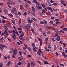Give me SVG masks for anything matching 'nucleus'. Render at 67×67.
Here are the masks:
<instances>
[{
    "mask_svg": "<svg viewBox=\"0 0 67 67\" xmlns=\"http://www.w3.org/2000/svg\"><path fill=\"white\" fill-rule=\"evenodd\" d=\"M5 47V48H7V46H5V45H2L1 44H0V49L2 51L3 50V48Z\"/></svg>",
    "mask_w": 67,
    "mask_h": 67,
    "instance_id": "nucleus-1",
    "label": "nucleus"
},
{
    "mask_svg": "<svg viewBox=\"0 0 67 67\" xmlns=\"http://www.w3.org/2000/svg\"><path fill=\"white\" fill-rule=\"evenodd\" d=\"M11 12L12 13H14V12H17L16 8L15 7L13 8L11 10Z\"/></svg>",
    "mask_w": 67,
    "mask_h": 67,
    "instance_id": "nucleus-2",
    "label": "nucleus"
},
{
    "mask_svg": "<svg viewBox=\"0 0 67 67\" xmlns=\"http://www.w3.org/2000/svg\"><path fill=\"white\" fill-rule=\"evenodd\" d=\"M47 9L48 10H51L52 12H53V10L52 9V8L49 7H47Z\"/></svg>",
    "mask_w": 67,
    "mask_h": 67,
    "instance_id": "nucleus-3",
    "label": "nucleus"
},
{
    "mask_svg": "<svg viewBox=\"0 0 67 67\" xmlns=\"http://www.w3.org/2000/svg\"><path fill=\"white\" fill-rule=\"evenodd\" d=\"M27 21L28 22V23H32L33 21L32 20H30V19L28 18L27 19Z\"/></svg>",
    "mask_w": 67,
    "mask_h": 67,
    "instance_id": "nucleus-4",
    "label": "nucleus"
},
{
    "mask_svg": "<svg viewBox=\"0 0 67 67\" xmlns=\"http://www.w3.org/2000/svg\"><path fill=\"white\" fill-rule=\"evenodd\" d=\"M60 2L62 4H63L64 6H66V4L65 3V2L63 1H61Z\"/></svg>",
    "mask_w": 67,
    "mask_h": 67,
    "instance_id": "nucleus-5",
    "label": "nucleus"
},
{
    "mask_svg": "<svg viewBox=\"0 0 67 67\" xmlns=\"http://www.w3.org/2000/svg\"><path fill=\"white\" fill-rule=\"evenodd\" d=\"M56 40L57 41H60V37L59 36H58L56 38Z\"/></svg>",
    "mask_w": 67,
    "mask_h": 67,
    "instance_id": "nucleus-6",
    "label": "nucleus"
},
{
    "mask_svg": "<svg viewBox=\"0 0 67 67\" xmlns=\"http://www.w3.org/2000/svg\"><path fill=\"white\" fill-rule=\"evenodd\" d=\"M62 55L63 56H64V58H66L67 57V55L65 54V53H64V52H63L62 53Z\"/></svg>",
    "mask_w": 67,
    "mask_h": 67,
    "instance_id": "nucleus-7",
    "label": "nucleus"
},
{
    "mask_svg": "<svg viewBox=\"0 0 67 67\" xmlns=\"http://www.w3.org/2000/svg\"><path fill=\"white\" fill-rule=\"evenodd\" d=\"M36 7L37 8V9H41L42 8V7L41 6H38L37 5H36Z\"/></svg>",
    "mask_w": 67,
    "mask_h": 67,
    "instance_id": "nucleus-8",
    "label": "nucleus"
},
{
    "mask_svg": "<svg viewBox=\"0 0 67 67\" xmlns=\"http://www.w3.org/2000/svg\"><path fill=\"white\" fill-rule=\"evenodd\" d=\"M20 9H21V10H23L24 8H23V6H22L21 5H20Z\"/></svg>",
    "mask_w": 67,
    "mask_h": 67,
    "instance_id": "nucleus-9",
    "label": "nucleus"
},
{
    "mask_svg": "<svg viewBox=\"0 0 67 67\" xmlns=\"http://www.w3.org/2000/svg\"><path fill=\"white\" fill-rule=\"evenodd\" d=\"M11 64V62L9 61L8 63L7 64L6 66H9Z\"/></svg>",
    "mask_w": 67,
    "mask_h": 67,
    "instance_id": "nucleus-10",
    "label": "nucleus"
},
{
    "mask_svg": "<svg viewBox=\"0 0 67 67\" xmlns=\"http://www.w3.org/2000/svg\"><path fill=\"white\" fill-rule=\"evenodd\" d=\"M57 49V47H56V45H54V51H56Z\"/></svg>",
    "mask_w": 67,
    "mask_h": 67,
    "instance_id": "nucleus-11",
    "label": "nucleus"
},
{
    "mask_svg": "<svg viewBox=\"0 0 67 67\" xmlns=\"http://www.w3.org/2000/svg\"><path fill=\"white\" fill-rule=\"evenodd\" d=\"M32 49L34 52H37V49L34 47Z\"/></svg>",
    "mask_w": 67,
    "mask_h": 67,
    "instance_id": "nucleus-12",
    "label": "nucleus"
},
{
    "mask_svg": "<svg viewBox=\"0 0 67 67\" xmlns=\"http://www.w3.org/2000/svg\"><path fill=\"white\" fill-rule=\"evenodd\" d=\"M46 13V11H45V10H44V9H43L42 10V13L44 14Z\"/></svg>",
    "mask_w": 67,
    "mask_h": 67,
    "instance_id": "nucleus-13",
    "label": "nucleus"
},
{
    "mask_svg": "<svg viewBox=\"0 0 67 67\" xmlns=\"http://www.w3.org/2000/svg\"><path fill=\"white\" fill-rule=\"evenodd\" d=\"M27 49H28L29 50V51H30V52H31V51H32V50H31V48H30V47H28V48H27Z\"/></svg>",
    "mask_w": 67,
    "mask_h": 67,
    "instance_id": "nucleus-14",
    "label": "nucleus"
},
{
    "mask_svg": "<svg viewBox=\"0 0 67 67\" xmlns=\"http://www.w3.org/2000/svg\"><path fill=\"white\" fill-rule=\"evenodd\" d=\"M31 31L32 32V33H33L34 34H35V33L34 32V29H33V28H31Z\"/></svg>",
    "mask_w": 67,
    "mask_h": 67,
    "instance_id": "nucleus-15",
    "label": "nucleus"
},
{
    "mask_svg": "<svg viewBox=\"0 0 67 67\" xmlns=\"http://www.w3.org/2000/svg\"><path fill=\"white\" fill-rule=\"evenodd\" d=\"M1 16L3 19H6L7 18L6 17H4V16L3 15H1Z\"/></svg>",
    "mask_w": 67,
    "mask_h": 67,
    "instance_id": "nucleus-16",
    "label": "nucleus"
},
{
    "mask_svg": "<svg viewBox=\"0 0 67 67\" xmlns=\"http://www.w3.org/2000/svg\"><path fill=\"white\" fill-rule=\"evenodd\" d=\"M40 24H43L45 23V22L43 21H42L40 22Z\"/></svg>",
    "mask_w": 67,
    "mask_h": 67,
    "instance_id": "nucleus-17",
    "label": "nucleus"
},
{
    "mask_svg": "<svg viewBox=\"0 0 67 67\" xmlns=\"http://www.w3.org/2000/svg\"><path fill=\"white\" fill-rule=\"evenodd\" d=\"M24 36V34L23 33H22L20 35V37H23Z\"/></svg>",
    "mask_w": 67,
    "mask_h": 67,
    "instance_id": "nucleus-18",
    "label": "nucleus"
},
{
    "mask_svg": "<svg viewBox=\"0 0 67 67\" xmlns=\"http://www.w3.org/2000/svg\"><path fill=\"white\" fill-rule=\"evenodd\" d=\"M2 22L4 24V23H5V22H6V21H5V20H4L3 19L2 21Z\"/></svg>",
    "mask_w": 67,
    "mask_h": 67,
    "instance_id": "nucleus-19",
    "label": "nucleus"
},
{
    "mask_svg": "<svg viewBox=\"0 0 67 67\" xmlns=\"http://www.w3.org/2000/svg\"><path fill=\"white\" fill-rule=\"evenodd\" d=\"M37 54L39 56H41V54L40 53V52H39L38 51H37Z\"/></svg>",
    "mask_w": 67,
    "mask_h": 67,
    "instance_id": "nucleus-20",
    "label": "nucleus"
},
{
    "mask_svg": "<svg viewBox=\"0 0 67 67\" xmlns=\"http://www.w3.org/2000/svg\"><path fill=\"white\" fill-rule=\"evenodd\" d=\"M37 54L39 56H41V54L40 53V52H39L38 51H37Z\"/></svg>",
    "mask_w": 67,
    "mask_h": 67,
    "instance_id": "nucleus-21",
    "label": "nucleus"
},
{
    "mask_svg": "<svg viewBox=\"0 0 67 67\" xmlns=\"http://www.w3.org/2000/svg\"><path fill=\"white\" fill-rule=\"evenodd\" d=\"M7 32H7V31L6 30H4V34H5L6 33H7Z\"/></svg>",
    "mask_w": 67,
    "mask_h": 67,
    "instance_id": "nucleus-22",
    "label": "nucleus"
},
{
    "mask_svg": "<svg viewBox=\"0 0 67 67\" xmlns=\"http://www.w3.org/2000/svg\"><path fill=\"white\" fill-rule=\"evenodd\" d=\"M20 40H21V41H24V38L22 37H20Z\"/></svg>",
    "mask_w": 67,
    "mask_h": 67,
    "instance_id": "nucleus-23",
    "label": "nucleus"
},
{
    "mask_svg": "<svg viewBox=\"0 0 67 67\" xmlns=\"http://www.w3.org/2000/svg\"><path fill=\"white\" fill-rule=\"evenodd\" d=\"M52 4L53 5H55L56 6L57 5V3H53Z\"/></svg>",
    "mask_w": 67,
    "mask_h": 67,
    "instance_id": "nucleus-24",
    "label": "nucleus"
},
{
    "mask_svg": "<svg viewBox=\"0 0 67 67\" xmlns=\"http://www.w3.org/2000/svg\"><path fill=\"white\" fill-rule=\"evenodd\" d=\"M41 4L42 5V7H43V8H45L46 6L44 5H43V3H41Z\"/></svg>",
    "mask_w": 67,
    "mask_h": 67,
    "instance_id": "nucleus-25",
    "label": "nucleus"
},
{
    "mask_svg": "<svg viewBox=\"0 0 67 67\" xmlns=\"http://www.w3.org/2000/svg\"><path fill=\"white\" fill-rule=\"evenodd\" d=\"M44 63L45 64H48V62L47 61H44Z\"/></svg>",
    "mask_w": 67,
    "mask_h": 67,
    "instance_id": "nucleus-26",
    "label": "nucleus"
},
{
    "mask_svg": "<svg viewBox=\"0 0 67 67\" xmlns=\"http://www.w3.org/2000/svg\"><path fill=\"white\" fill-rule=\"evenodd\" d=\"M48 48H51V44H49L48 45Z\"/></svg>",
    "mask_w": 67,
    "mask_h": 67,
    "instance_id": "nucleus-27",
    "label": "nucleus"
},
{
    "mask_svg": "<svg viewBox=\"0 0 67 67\" xmlns=\"http://www.w3.org/2000/svg\"><path fill=\"white\" fill-rule=\"evenodd\" d=\"M55 32L57 33H58L59 31L58 29H56L55 30Z\"/></svg>",
    "mask_w": 67,
    "mask_h": 67,
    "instance_id": "nucleus-28",
    "label": "nucleus"
},
{
    "mask_svg": "<svg viewBox=\"0 0 67 67\" xmlns=\"http://www.w3.org/2000/svg\"><path fill=\"white\" fill-rule=\"evenodd\" d=\"M9 15L10 16V17H13V15L11 13L9 14Z\"/></svg>",
    "mask_w": 67,
    "mask_h": 67,
    "instance_id": "nucleus-29",
    "label": "nucleus"
},
{
    "mask_svg": "<svg viewBox=\"0 0 67 67\" xmlns=\"http://www.w3.org/2000/svg\"><path fill=\"white\" fill-rule=\"evenodd\" d=\"M44 49L46 51H47V47H44Z\"/></svg>",
    "mask_w": 67,
    "mask_h": 67,
    "instance_id": "nucleus-30",
    "label": "nucleus"
},
{
    "mask_svg": "<svg viewBox=\"0 0 67 67\" xmlns=\"http://www.w3.org/2000/svg\"><path fill=\"white\" fill-rule=\"evenodd\" d=\"M32 46H33V47H35V48H36V47H35V44H34L33 43H32Z\"/></svg>",
    "mask_w": 67,
    "mask_h": 67,
    "instance_id": "nucleus-31",
    "label": "nucleus"
},
{
    "mask_svg": "<svg viewBox=\"0 0 67 67\" xmlns=\"http://www.w3.org/2000/svg\"><path fill=\"white\" fill-rule=\"evenodd\" d=\"M25 6L26 7H28V5H27V4L26 3H25Z\"/></svg>",
    "mask_w": 67,
    "mask_h": 67,
    "instance_id": "nucleus-32",
    "label": "nucleus"
},
{
    "mask_svg": "<svg viewBox=\"0 0 67 67\" xmlns=\"http://www.w3.org/2000/svg\"><path fill=\"white\" fill-rule=\"evenodd\" d=\"M13 54H14V55H16V52H15V51H13Z\"/></svg>",
    "mask_w": 67,
    "mask_h": 67,
    "instance_id": "nucleus-33",
    "label": "nucleus"
},
{
    "mask_svg": "<svg viewBox=\"0 0 67 67\" xmlns=\"http://www.w3.org/2000/svg\"><path fill=\"white\" fill-rule=\"evenodd\" d=\"M38 51L39 53H42V50L41 49H39L38 50Z\"/></svg>",
    "mask_w": 67,
    "mask_h": 67,
    "instance_id": "nucleus-34",
    "label": "nucleus"
},
{
    "mask_svg": "<svg viewBox=\"0 0 67 67\" xmlns=\"http://www.w3.org/2000/svg\"><path fill=\"white\" fill-rule=\"evenodd\" d=\"M23 49L24 51H25V52H26V48H25V47H23Z\"/></svg>",
    "mask_w": 67,
    "mask_h": 67,
    "instance_id": "nucleus-35",
    "label": "nucleus"
},
{
    "mask_svg": "<svg viewBox=\"0 0 67 67\" xmlns=\"http://www.w3.org/2000/svg\"><path fill=\"white\" fill-rule=\"evenodd\" d=\"M19 33H20V34H21V33H23V32H22V31H19Z\"/></svg>",
    "mask_w": 67,
    "mask_h": 67,
    "instance_id": "nucleus-36",
    "label": "nucleus"
},
{
    "mask_svg": "<svg viewBox=\"0 0 67 67\" xmlns=\"http://www.w3.org/2000/svg\"><path fill=\"white\" fill-rule=\"evenodd\" d=\"M33 20L34 21H37V19H35V18H33Z\"/></svg>",
    "mask_w": 67,
    "mask_h": 67,
    "instance_id": "nucleus-37",
    "label": "nucleus"
},
{
    "mask_svg": "<svg viewBox=\"0 0 67 67\" xmlns=\"http://www.w3.org/2000/svg\"><path fill=\"white\" fill-rule=\"evenodd\" d=\"M48 38H46L45 40H46V42L47 43V42L48 41Z\"/></svg>",
    "mask_w": 67,
    "mask_h": 67,
    "instance_id": "nucleus-38",
    "label": "nucleus"
},
{
    "mask_svg": "<svg viewBox=\"0 0 67 67\" xmlns=\"http://www.w3.org/2000/svg\"><path fill=\"white\" fill-rule=\"evenodd\" d=\"M28 3H29V4H31V2L29 1H28L27 2Z\"/></svg>",
    "mask_w": 67,
    "mask_h": 67,
    "instance_id": "nucleus-39",
    "label": "nucleus"
},
{
    "mask_svg": "<svg viewBox=\"0 0 67 67\" xmlns=\"http://www.w3.org/2000/svg\"><path fill=\"white\" fill-rule=\"evenodd\" d=\"M12 4H13V5H14V4H15V2L13 1H12L11 2Z\"/></svg>",
    "mask_w": 67,
    "mask_h": 67,
    "instance_id": "nucleus-40",
    "label": "nucleus"
},
{
    "mask_svg": "<svg viewBox=\"0 0 67 67\" xmlns=\"http://www.w3.org/2000/svg\"><path fill=\"white\" fill-rule=\"evenodd\" d=\"M12 22L13 24L14 25H15V22H14V20H12Z\"/></svg>",
    "mask_w": 67,
    "mask_h": 67,
    "instance_id": "nucleus-41",
    "label": "nucleus"
},
{
    "mask_svg": "<svg viewBox=\"0 0 67 67\" xmlns=\"http://www.w3.org/2000/svg\"><path fill=\"white\" fill-rule=\"evenodd\" d=\"M31 8L32 10H35V8H34V7L33 6H32L31 7Z\"/></svg>",
    "mask_w": 67,
    "mask_h": 67,
    "instance_id": "nucleus-42",
    "label": "nucleus"
},
{
    "mask_svg": "<svg viewBox=\"0 0 67 67\" xmlns=\"http://www.w3.org/2000/svg\"><path fill=\"white\" fill-rule=\"evenodd\" d=\"M60 32H61V33H64V32L61 30H60Z\"/></svg>",
    "mask_w": 67,
    "mask_h": 67,
    "instance_id": "nucleus-43",
    "label": "nucleus"
},
{
    "mask_svg": "<svg viewBox=\"0 0 67 67\" xmlns=\"http://www.w3.org/2000/svg\"><path fill=\"white\" fill-rule=\"evenodd\" d=\"M3 66V64H2V63H1L0 64V67H2Z\"/></svg>",
    "mask_w": 67,
    "mask_h": 67,
    "instance_id": "nucleus-44",
    "label": "nucleus"
},
{
    "mask_svg": "<svg viewBox=\"0 0 67 67\" xmlns=\"http://www.w3.org/2000/svg\"><path fill=\"white\" fill-rule=\"evenodd\" d=\"M34 64V63L32 61L31 62V66H32V65H33Z\"/></svg>",
    "mask_w": 67,
    "mask_h": 67,
    "instance_id": "nucleus-45",
    "label": "nucleus"
},
{
    "mask_svg": "<svg viewBox=\"0 0 67 67\" xmlns=\"http://www.w3.org/2000/svg\"><path fill=\"white\" fill-rule=\"evenodd\" d=\"M19 43H20L21 44H22L23 43V42H22L20 40H19Z\"/></svg>",
    "mask_w": 67,
    "mask_h": 67,
    "instance_id": "nucleus-46",
    "label": "nucleus"
},
{
    "mask_svg": "<svg viewBox=\"0 0 67 67\" xmlns=\"http://www.w3.org/2000/svg\"><path fill=\"white\" fill-rule=\"evenodd\" d=\"M27 26H28V27H31V25H30L29 24H27Z\"/></svg>",
    "mask_w": 67,
    "mask_h": 67,
    "instance_id": "nucleus-47",
    "label": "nucleus"
},
{
    "mask_svg": "<svg viewBox=\"0 0 67 67\" xmlns=\"http://www.w3.org/2000/svg\"><path fill=\"white\" fill-rule=\"evenodd\" d=\"M31 13L33 15H34L35 16V14L34 13H33L32 12H31Z\"/></svg>",
    "mask_w": 67,
    "mask_h": 67,
    "instance_id": "nucleus-48",
    "label": "nucleus"
},
{
    "mask_svg": "<svg viewBox=\"0 0 67 67\" xmlns=\"http://www.w3.org/2000/svg\"><path fill=\"white\" fill-rule=\"evenodd\" d=\"M12 57L13 58H15V56L14 54L12 55Z\"/></svg>",
    "mask_w": 67,
    "mask_h": 67,
    "instance_id": "nucleus-49",
    "label": "nucleus"
},
{
    "mask_svg": "<svg viewBox=\"0 0 67 67\" xmlns=\"http://www.w3.org/2000/svg\"><path fill=\"white\" fill-rule=\"evenodd\" d=\"M55 55L57 56H58L59 55V54H58L57 52H56Z\"/></svg>",
    "mask_w": 67,
    "mask_h": 67,
    "instance_id": "nucleus-50",
    "label": "nucleus"
},
{
    "mask_svg": "<svg viewBox=\"0 0 67 67\" xmlns=\"http://www.w3.org/2000/svg\"><path fill=\"white\" fill-rule=\"evenodd\" d=\"M17 43L18 44V45H21V44H20V43L19 42H17Z\"/></svg>",
    "mask_w": 67,
    "mask_h": 67,
    "instance_id": "nucleus-51",
    "label": "nucleus"
},
{
    "mask_svg": "<svg viewBox=\"0 0 67 67\" xmlns=\"http://www.w3.org/2000/svg\"><path fill=\"white\" fill-rule=\"evenodd\" d=\"M43 35H44V36H46V34L45 32H44L43 33Z\"/></svg>",
    "mask_w": 67,
    "mask_h": 67,
    "instance_id": "nucleus-52",
    "label": "nucleus"
},
{
    "mask_svg": "<svg viewBox=\"0 0 67 67\" xmlns=\"http://www.w3.org/2000/svg\"><path fill=\"white\" fill-rule=\"evenodd\" d=\"M51 40L52 41H53V42H55V39H54V38H52Z\"/></svg>",
    "mask_w": 67,
    "mask_h": 67,
    "instance_id": "nucleus-53",
    "label": "nucleus"
},
{
    "mask_svg": "<svg viewBox=\"0 0 67 67\" xmlns=\"http://www.w3.org/2000/svg\"><path fill=\"white\" fill-rule=\"evenodd\" d=\"M64 27H65V26L64 25H63L61 26V29H63V28Z\"/></svg>",
    "mask_w": 67,
    "mask_h": 67,
    "instance_id": "nucleus-54",
    "label": "nucleus"
},
{
    "mask_svg": "<svg viewBox=\"0 0 67 67\" xmlns=\"http://www.w3.org/2000/svg\"><path fill=\"white\" fill-rule=\"evenodd\" d=\"M8 32L9 33H12V31H10V30H8Z\"/></svg>",
    "mask_w": 67,
    "mask_h": 67,
    "instance_id": "nucleus-55",
    "label": "nucleus"
},
{
    "mask_svg": "<svg viewBox=\"0 0 67 67\" xmlns=\"http://www.w3.org/2000/svg\"><path fill=\"white\" fill-rule=\"evenodd\" d=\"M12 38L13 39V40H15V37L14 36H12Z\"/></svg>",
    "mask_w": 67,
    "mask_h": 67,
    "instance_id": "nucleus-56",
    "label": "nucleus"
},
{
    "mask_svg": "<svg viewBox=\"0 0 67 67\" xmlns=\"http://www.w3.org/2000/svg\"><path fill=\"white\" fill-rule=\"evenodd\" d=\"M21 62H19L17 64L18 65H21Z\"/></svg>",
    "mask_w": 67,
    "mask_h": 67,
    "instance_id": "nucleus-57",
    "label": "nucleus"
},
{
    "mask_svg": "<svg viewBox=\"0 0 67 67\" xmlns=\"http://www.w3.org/2000/svg\"><path fill=\"white\" fill-rule=\"evenodd\" d=\"M18 30L19 31H22V29L20 28H18Z\"/></svg>",
    "mask_w": 67,
    "mask_h": 67,
    "instance_id": "nucleus-58",
    "label": "nucleus"
},
{
    "mask_svg": "<svg viewBox=\"0 0 67 67\" xmlns=\"http://www.w3.org/2000/svg\"><path fill=\"white\" fill-rule=\"evenodd\" d=\"M18 15H21V13L20 12H18Z\"/></svg>",
    "mask_w": 67,
    "mask_h": 67,
    "instance_id": "nucleus-59",
    "label": "nucleus"
},
{
    "mask_svg": "<svg viewBox=\"0 0 67 67\" xmlns=\"http://www.w3.org/2000/svg\"><path fill=\"white\" fill-rule=\"evenodd\" d=\"M38 63H39V64L40 65H42V64H41V62L40 61H38L37 62Z\"/></svg>",
    "mask_w": 67,
    "mask_h": 67,
    "instance_id": "nucleus-60",
    "label": "nucleus"
},
{
    "mask_svg": "<svg viewBox=\"0 0 67 67\" xmlns=\"http://www.w3.org/2000/svg\"><path fill=\"white\" fill-rule=\"evenodd\" d=\"M34 2L36 4L37 3V1L36 0H34Z\"/></svg>",
    "mask_w": 67,
    "mask_h": 67,
    "instance_id": "nucleus-61",
    "label": "nucleus"
},
{
    "mask_svg": "<svg viewBox=\"0 0 67 67\" xmlns=\"http://www.w3.org/2000/svg\"><path fill=\"white\" fill-rule=\"evenodd\" d=\"M38 40L39 41H40V42H42V40L41 39H40V38H38Z\"/></svg>",
    "mask_w": 67,
    "mask_h": 67,
    "instance_id": "nucleus-62",
    "label": "nucleus"
},
{
    "mask_svg": "<svg viewBox=\"0 0 67 67\" xmlns=\"http://www.w3.org/2000/svg\"><path fill=\"white\" fill-rule=\"evenodd\" d=\"M24 15H27V13L26 12H24Z\"/></svg>",
    "mask_w": 67,
    "mask_h": 67,
    "instance_id": "nucleus-63",
    "label": "nucleus"
},
{
    "mask_svg": "<svg viewBox=\"0 0 67 67\" xmlns=\"http://www.w3.org/2000/svg\"><path fill=\"white\" fill-rule=\"evenodd\" d=\"M49 23L50 24H53V22L52 21H50Z\"/></svg>",
    "mask_w": 67,
    "mask_h": 67,
    "instance_id": "nucleus-64",
    "label": "nucleus"
}]
</instances>
